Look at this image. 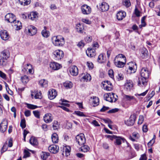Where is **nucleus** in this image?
Masks as SVG:
<instances>
[{
  "label": "nucleus",
  "mask_w": 160,
  "mask_h": 160,
  "mask_svg": "<svg viewBox=\"0 0 160 160\" xmlns=\"http://www.w3.org/2000/svg\"><path fill=\"white\" fill-rule=\"evenodd\" d=\"M53 45L56 46H62L65 43L64 38L61 36H55L52 37L51 39Z\"/></svg>",
  "instance_id": "obj_1"
},
{
  "label": "nucleus",
  "mask_w": 160,
  "mask_h": 160,
  "mask_svg": "<svg viewBox=\"0 0 160 160\" xmlns=\"http://www.w3.org/2000/svg\"><path fill=\"white\" fill-rule=\"evenodd\" d=\"M150 74V72L148 69L147 68H143L141 71V77L143 78V79H141L142 80L143 83L145 82L146 79L148 78Z\"/></svg>",
  "instance_id": "obj_2"
},
{
  "label": "nucleus",
  "mask_w": 160,
  "mask_h": 160,
  "mask_svg": "<svg viewBox=\"0 0 160 160\" xmlns=\"http://www.w3.org/2000/svg\"><path fill=\"white\" fill-rule=\"evenodd\" d=\"M76 140L77 142L80 146L83 145L86 141L84 135L82 133L77 135L76 137Z\"/></svg>",
  "instance_id": "obj_3"
},
{
  "label": "nucleus",
  "mask_w": 160,
  "mask_h": 160,
  "mask_svg": "<svg viewBox=\"0 0 160 160\" xmlns=\"http://www.w3.org/2000/svg\"><path fill=\"white\" fill-rule=\"evenodd\" d=\"M54 58L56 60H59L62 59L64 57L63 52L60 50H57L53 52Z\"/></svg>",
  "instance_id": "obj_4"
},
{
  "label": "nucleus",
  "mask_w": 160,
  "mask_h": 160,
  "mask_svg": "<svg viewBox=\"0 0 160 160\" xmlns=\"http://www.w3.org/2000/svg\"><path fill=\"white\" fill-rule=\"evenodd\" d=\"M16 19L15 16L12 13H8L5 17V19L8 22L13 23Z\"/></svg>",
  "instance_id": "obj_5"
},
{
  "label": "nucleus",
  "mask_w": 160,
  "mask_h": 160,
  "mask_svg": "<svg viewBox=\"0 0 160 160\" xmlns=\"http://www.w3.org/2000/svg\"><path fill=\"white\" fill-rule=\"evenodd\" d=\"M133 85L132 82L131 80H127L124 85V89L127 91H130L133 88Z\"/></svg>",
  "instance_id": "obj_6"
},
{
  "label": "nucleus",
  "mask_w": 160,
  "mask_h": 160,
  "mask_svg": "<svg viewBox=\"0 0 160 160\" xmlns=\"http://www.w3.org/2000/svg\"><path fill=\"white\" fill-rule=\"evenodd\" d=\"M129 68L127 71L128 72L130 71V73H134L136 72L137 66L136 64L133 62H130L129 63Z\"/></svg>",
  "instance_id": "obj_7"
},
{
  "label": "nucleus",
  "mask_w": 160,
  "mask_h": 160,
  "mask_svg": "<svg viewBox=\"0 0 160 160\" xmlns=\"http://www.w3.org/2000/svg\"><path fill=\"white\" fill-rule=\"evenodd\" d=\"M1 38L4 40H7L10 38L8 32L6 30H2L0 31Z\"/></svg>",
  "instance_id": "obj_8"
},
{
  "label": "nucleus",
  "mask_w": 160,
  "mask_h": 160,
  "mask_svg": "<svg viewBox=\"0 0 160 160\" xmlns=\"http://www.w3.org/2000/svg\"><path fill=\"white\" fill-rule=\"evenodd\" d=\"M81 10L82 13L84 14L88 15L91 13V8L87 5H83L81 7Z\"/></svg>",
  "instance_id": "obj_9"
},
{
  "label": "nucleus",
  "mask_w": 160,
  "mask_h": 160,
  "mask_svg": "<svg viewBox=\"0 0 160 160\" xmlns=\"http://www.w3.org/2000/svg\"><path fill=\"white\" fill-rule=\"evenodd\" d=\"M28 34L31 36L35 34L37 32V29L34 26L31 25L28 27Z\"/></svg>",
  "instance_id": "obj_10"
},
{
  "label": "nucleus",
  "mask_w": 160,
  "mask_h": 160,
  "mask_svg": "<svg viewBox=\"0 0 160 160\" xmlns=\"http://www.w3.org/2000/svg\"><path fill=\"white\" fill-rule=\"evenodd\" d=\"M57 95V92L55 89H51L48 92V98L51 100L55 98Z\"/></svg>",
  "instance_id": "obj_11"
},
{
  "label": "nucleus",
  "mask_w": 160,
  "mask_h": 160,
  "mask_svg": "<svg viewBox=\"0 0 160 160\" xmlns=\"http://www.w3.org/2000/svg\"><path fill=\"white\" fill-rule=\"evenodd\" d=\"M49 151L52 153H57L59 150V147L56 145L50 146L48 147Z\"/></svg>",
  "instance_id": "obj_12"
},
{
  "label": "nucleus",
  "mask_w": 160,
  "mask_h": 160,
  "mask_svg": "<svg viewBox=\"0 0 160 160\" xmlns=\"http://www.w3.org/2000/svg\"><path fill=\"white\" fill-rule=\"evenodd\" d=\"M10 52L9 50L7 49H4L1 52L0 55V58H6L7 60L10 57Z\"/></svg>",
  "instance_id": "obj_13"
},
{
  "label": "nucleus",
  "mask_w": 160,
  "mask_h": 160,
  "mask_svg": "<svg viewBox=\"0 0 160 160\" xmlns=\"http://www.w3.org/2000/svg\"><path fill=\"white\" fill-rule=\"evenodd\" d=\"M140 54L141 57L142 58H146L148 57V51L144 48H143L140 50Z\"/></svg>",
  "instance_id": "obj_14"
},
{
  "label": "nucleus",
  "mask_w": 160,
  "mask_h": 160,
  "mask_svg": "<svg viewBox=\"0 0 160 160\" xmlns=\"http://www.w3.org/2000/svg\"><path fill=\"white\" fill-rule=\"evenodd\" d=\"M8 123L6 121H3L0 125V130L2 132H4L7 128Z\"/></svg>",
  "instance_id": "obj_15"
},
{
  "label": "nucleus",
  "mask_w": 160,
  "mask_h": 160,
  "mask_svg": "<svg viewBox=\"0 0 160 160\" xmlns=\"http://www.w3.org/2000/svg\"><path fill=\"white\" fill-rule=\"evenodd\" d=\"M50 67L53 70H58L60 69L61 67V65L58 63L53 62L50 63Z\"/></svg>",
  "instance_id": "obj_16"
},
{
  "label": "nucleus",
  "mask_w": 160,
  "mask_h": 160,
  "mask_svg": "<svg viewBox=\"0 0 160 160\" xmlns=\"http://www.w3.org/2000/svg\"><path fill=\"white\" fill-rule=\"evenodd\" d=\"M69 71L71 74L73 76H76L78 73V69L76 66L74 65L71 66Z\"/></svg>",
  "instance_id": "obj_17"
},
{
  "label": "nucleus",
  "mask_w": 160,
  "mask_h": 160,
  "mask_svg": "<svg viewBox=\"0 0 160 160\" xmlns=\"http://www.w3.org/2000/svg\"><path fill=\"white\" fill-rule=\"evenodd\" d=\"M126 62H125L122 60V61H121L119 60L114 59V63L115 65L119 68L123 67L126 63Z\"/></svg>",
  "instance_id": "obj_18"
},
{
  "label": "nucleus",
  "mask_w": 160,
  "mask_h": 160,
  "mask_svg": "<svg viewBox=\"0 0 160 160\" xmlns=\"http://www.w3.org/2000/svg\"><path fill=\"white\" fill-rule=\"evenodd\" d=\"M77 31L80 33H85V30L83 25L79 23L76 26Z\"/></svg>",
  "instance_id": "obj_19"
},
{
  "label": "nucleus",
  "mask_w": 160,
  "mask_h": 160,
  "mask_svg": "<svg viewBox=\"0 0 160 160\" xmlns=\"http://www.w3.org/2000/svg\"><path fill=\"white\" fill-rule=\"evenodd\" d=\"M126 16V13L124 11H120L117 13V17L118 20H121L125 17Z\"/></svg>",
  "instance_id": "obj_20"
},
{
  "label": "nucleus",
  "mask_w": 160,
  "mask_h": 160,
  "mask_svg": "<svg viewBox=\"0 0 160 160\" xmlns=\"http://www.w3.org/2000/svg\"><path fill=\"white\" fill-rule=\"evenodd\" d=\"M87 55L90 57H92L95 55V50L92 48H89L86 51Z\"/></svg>",
  "instance_id": "obj_21"
},
{
  "label": "nucleus",
  "mask_w": 160,
  "mask_h": 160,
  "mask_svg": "<svg viewBox=\"0 0 160 160\" xmlns=\"http://www.w3.org/2000/svg\"><path fill=\"white\" fill-rule=\"evenodd\" d=\"M43 120L46 123H49L52 120V115L50 113L46 114L43 117Z\"/></svg>",
  "instance_id": "obj_22"
},
{
  "label": "nucleus",
  "mask_w": 160,
  "mask_h": 160,
  "mask_svg": "<svg viewBox=\"0 0 160 160\" xmlns=\"http://www.w3.org/2000/svg\"><path fill=\"white\" fill-rule=\"evenodd\" d=\"M100 8L102 12H105L108 10L109 6L107 3L103 2L100 5Z\"/></svg>",
  "instance_id": "obj_23"
},
{
  "label": "nucleus",
  "mask_w": 160,
  "mask_h": 160,
  "mask_svg": "<svg viewBox=\"0 0 160 160\" xmlns=\"http://www.w3.org/2000/svg\"><path fill=\"white\" fill-rule=\"evenodd\" d=\"M28 18L32 21H36L37 19L38 13L36 12H32L28 15Z\"/></svg>",
  "instance_id": "obj_24"
},
{
  "label": "nucleus",
  "mask_w": 160,
  "mask_h": 160,
  "mask_svg": "<svg viewBox=\"0 0 160 160\" xmlns=\"http://www.w3.org/2000/svg\"><path fill=\"white\" fill-rule=\"evenodd\" d=\"M13 25H12L16 28V30H19L22 27V23L20 21H16L15 20L14 22H13Z\"/></svg>",
  "instance_id": "obj_25"
},
{
  "label": "nucleus",
  "mask_w": 160,
  "mask_h": 160,
  "mask_svg": "<svg viewBox=\"0 0 160 160\" xmlns=\"http://www.w3.org/2000/svg\"><path fill=\"white\" fill-rule=\"evenodd\" d=\"M44 29L42 30V34L43 37L46 38H48L50 35V32L49 31L47 30V28L46 27L44 26Z\"/></svg>",
  "instance_id": "obj_26"
},
{
  "label": "nucleus",
  "mask_w": 160,
  "mask_h": 160,
  "mask_svg": "<svg viewBox=\"0 0 160 160\" xmlns=\"http://www.w3.org/2000/svg\"><path fill=\"white\" fill-rule=\"evenodd\" d=\"M40 85L42 87L46 88L48 86V82L45 79H42L39 82Z\"/></svg>",
  "instance_id": "obj_27"
},
{
  "label": "nucleus",
  "mask_w": 160,
  "mask_h": 160,
  "mask_svg": "<svg viewBox=\"0 0 160 160\" xmlns=\"http://www.w3.org/2000/svg\"><path fill=\"white\" fill-rule=\"evenodd\" d=\"M52 142L54 143H57L58 141V135L56 133H54L52 136Z\"/></svg>",
  "instance_id": "obj_28"
},
{
  "label": "nucleus",
  "mask_w": 160,
  "mask_h": 160,
  "mask_svg": "<svg viewBox=\"0 0 160 160\" xmlns=\"http://www.w3.org/2000/svg\"><path fill=\"white\" fill-rule=\"evenodd\" d=\"M8 63V60L6 58H0V66L2 67L6 66Z\"/></svg>",
  "instance_id": "obj_29"
},
{
  "label": "nucleus",
  "mask_w": 160,
  "mask_h": 160,
  "mask_svg": "<svg viewBox=\"0 0 160 160\" xmlns=\"http://www.w3.org/2000/svg\"><path fill=\"white\" fill-rule=\"evenodd\" d=\"M105 57L103 54H100L98 57V61L99 63H103L105 61Z\"/></svg>",
  "instance_id": "obj_30"
},
{
  "label": "nucleus",
  "mask_w": 160,
  "mask_h": 160,
  "mask_svg": "<svg viewBox=\"0 0 160 160\" xmlns=\"http://www.w3.org/2000/svg\"><path fill=\"white\" fill-rule=\"evenodd\" d=\"M123 98L124 99L127 101H131L133 100H136V99L133 96H129L126 95H124L123 96Z\"/></svg>",
  "instance_id": "obj_31"
},
{
  "label": "nucleus",
  "mask_w": 160,
  "mask_h": 160,
  "mask_svg": "<svg viewBox=\"0 0 160 160\" xmlns=\"http://www.w3.org/2000/svg\"><path fill=\"white\" fill-rule=\"evenodd\" d=\"M123 59V61L125 62H126V58L125 56L122 54H120L117 55L115 57V59L116 60H120V59Z\"/></svg>",
  "instance_id": "obj_32"
},
{
  "label": "nucleus",
  "mask_w": 160,
  "mask_h": 160,
  "mask_svg": "<svg viewBox=\"0 0 160 160\" xmlns=\"http://www.w3.org/2000/svg\"><path fill=\"white\" fill-rule=\"evenodd\" d=\"M49 156V153L45 152H42L40 154L41 157L43 160H46Z\"/></svg>",
  "instance_id": "obj_33"
},
{
  "label": "nucleus",
  "mask_w": 160,
  "mask_h": 160,
  "mask_svg": "<svg viewBox=\"0 0 160 160\" xmlns=\"http://www.w3.org/2000/svg\"><path fill=\"white\" fill-rule=\"evenodd\" d=\"M110 97H111V101H110V102H115L117 100L118 96L117 95L115 94L114 93H112L110 95Z\"/></svg>",
  "instance_id": "obj_34"
},
{
  "label": "nucleus",
  "mask_w": 160,
  "mask_h": 160,
  "mask_svg": "<svg viewBox=\"0 0 160 160\" xmlns=\"http://www.w3.org/2000/svg\"><path fill=\"white\" fill-rule=\"evenodd\" d=\"M19 3L23 6L27 5L30 3V0H18Z\"/></svg>",
  "instance_id": "obj_35"
},
{
  "label": "nucleus",
  "mask_w": 160,
  "mask_h": 160,
  "mask_svg": "<svg viewBox=\"0 0 160 160\" xmlns=\"http://www.w3.org/2000/svg\"><path fill=\"white\" fill-rule=\"evenodd\" d=\"M64 86L67 89L71 88L72 87V83L69 81H66L63 84Z\"/></svg>",
  "instance_id": "obj_36"
},
{
  "label": "nucleus",
  "mask_w": 160,
  "mask_h": 160,
  "mask_svg": "<svg viewBox=\"0 0 160 160\" xmlns=\"http://www.w3.org/2000/svg\"><path fill=\"white\" fill-rule=\"evenodd\" d=\"M29 142L31 144L33 145H36L38 144L37 139L33 137H32L30 138L29 140Z\"/></svg>",
  "instance_id": "obj_37"
},
{
  "label": "nucleus",
  "mask_w": 160,
  "mask_h": 160,
  "mask_svg": "<svg viewBox=\"0 0 160 160\" xmlns=\"http://www.w3.org/2000/svg\"><path fill=\"white\" fill-rule=\"evenodd\" d=\"M116 139L115 142L116 144L117 145H120L122 143V141L124 139L120 137H117L116 136V138H115Z\"/></svg>",
  "instance_id": "obj_38"
},
{
  "label": "nucleus",
  "mask_w": 160,
  "mask_h": 160,
  "mask_svg": "<svg viewBox=\"0 0 160 160\" xmlns=\"http://www.w3.org/2000/svg\"><path fill=\"white\" fill-rule=\"evenodd\" d=\"M71 148L69 146L65 147L63 148V150L64 151L65 155L68 156L70 154Z\"/></svg>",
  "instance_id": "obj_39"
},
{
  "label": "nucleus",
  "mask_w": 160,
  "mask_h": 160,
  "mask_svg": "<svg viewBox=\"0 0 160 160\" xmlns=\"http://www.w3.org/2000/svg\"><path fill=\"white\" fill-rule=\"evenodd\" d=\"M82 78L86 82L90 81L91 79V77L90 75L88 73H86L83 76Z\"/></svg>",
  "instance_id": "obj_40"
},
{
  "label": "nucleus",
  "mask_w": 160,
  "mask_h": 160,
  "mask_svg": "<svg viewBox=\"0 0 160 160\" xmlns=\"http://www.w3.org/2000/svg\"><path fill=\"white\" fill-rule=\"evenodd\" d=\"M21 80L22 83L23 84L27 83L29 81V79L28 76L26 75H24L21 77Z\"/></svg>",
  "instance_id": "obj_41"
},
{
  "label": "nucleus",
  "mask_w": 160,
  "mask_h": 160,
  "mask_svg": "<svg viewBox=\"0 0 160 160\" xmlns=\"http://www.w3.org/2000/svg\"><path fill=\"white\" fill-rule=\"evenodd\" d=\"M146 16H144L141 19V24L139 26L140 28H141L142 27H144L146 25V23L145 21V20L146 18Z\"/></svg>",
  "instance_id": "obj_42"
},
{
  "label": "nucleus",
  "mask_w": 160,
  "mask_h": 160,
  "mask_svg": "<svg viewBox=\"0 0 160 160\" xmlns=\"http://www.w3.org/2000/svg\"><path fill=\"white\" fill-rule=\"evenodd\" d=\"M90 148L87 145H83L81 147V151L83 152H86L89 151Z\"/></svg>",
  "instance_id": "obj_43"
},
{
  "label": "nucleus",
  "mask_w": 160,
  "mask_h": 160,
  "mask_svg": "<svg viewBox=\"0 0 160 160\" xmlns=\"http://www.w3.org/2000/svg\"><path fill=\"white\" fill-rule=\"evenodd\" d=\"M74 114L80 117H87V116L85 115L83 112H81L79 111H75L74 112Z\"/></svg>",
  "instance_id": "obj_44"
},
{
  "label": "nucleus",
  "mask_w": 160,
  "mask_h": 160,
  "mask_svg": "<svg viewBox=\"0 0 160 160\" xmlns=\"http://www.w3.org/2000/svg\"><path fill=\"white\" fill-rule=\"evenodd\" d=\"M52 127L54 130H57L59 128V125L58 122L54 121L52 123Z\"/></svg>",
  "instance_id": "obj_45"
},
{
  "label": "nucleus",
  "mask_w": 160,
  "mask_h": 160,
  "mask_svg": "<svg viewBox=\"0 0 160 160\" xmlns=\"http://www.w3.org/2000/svg\"><path fill=\"white\" fill-rule=\"evenodd\" d=\"M34 93L35 94L34 98L35 99L40 98H41V93L40 91L38 92L37 91H35Z\"/></svg>",
  "instance_id": "obj_46"
},
{
  "label": "nucleus",
  "mask_w": 160,
  "mask_h": 160,
  "mask_svg": "<svg viewBox=\"0 0 160 160\" xmlns=\"http://www.w3.org/2000/svg\"><path fill=\"white\" fill-rule=\"evenodd\" d=\"M104 89L107 91H111L112 89V86H108L107 84H103Z\"/></svg>",
  "instance_id": "obj_47"
},
{
  "label": "nucleus",
  "mask_w": 160,
  "mask_h": 160,
  "mask_svg": "<svg viewBox=\"0 0 160 160\" xmlns=\"http://www.w3.org/2000/svg\"><path fill=\"white\" fill-rule=\"evenodd\" d=\"M111 94V93H108L105 94L104 95V97L105 99L107 101H108V102H110V101H111V97H110V95Z\"/></svg>",
  "instance_id": "obj_48"
},
{
  "label": "nucleus",
  "mask_w": 160,
  "mask_h": 160,
  "mask_svg": "<svg viewBox=\"0 0 160 160\" xmlns=\"http://www.w3.org/2000/svg\"><path fill=\"white\" fill-rule=\"evenodd\" d=\"M125 123L126 125L128 126H132L134 123V121H131L129 119L126 121H125Z\"/></svg>",
  "instance_id": "obj_49"
},
{
  "label": "nucleus",
  "mask_w": 160,
  "mask_h": 160,
  "mask_svg": "<svg viewBox=\"0 0 160 160\" xmlns=\"http://www.w3.org/2000/svg\"><path fill=\"white\" fill-rule=\"evenodd\" d=\"M92 102L96 105H98L99 102V99L98 97H94L92 98Z\"/></svg>",
  "instance_id": "obj_50"
},
{
  "label": "nucleus",
  "mask_w": 160,
  "mask_h": 160,
  "mask_svg": "<svg viewBox=\"0 0 160 160\" xmlns=\"http://www.w3.org/2000/svg\"><path fill=\"white\" fill-rule=\"evenodd\" d=\"M20 126L22 129H23L26 127V121L25 119H23L21 120Z\"/></svg>",
  "instance_id": "obj_51"
},
{
  "label": "nucleus",
  "mask_w": 160,
  "mask_h": 160,
  "mask_svg": "<svg viewBox=\"0 0 160 160\" xmlns=\"http://www.w3.org/2000/svg\"><path fill=\"white\" fill-rule=\"evenodd\" d=\"M143 78H138V85L140 86V85H141L142 86H145L147 85V81H146V82H145L144 83H143L142 80H141V79H143Z\"/></svg>",
  "instance_id": "obj_52"
},
{
  "label": "nucleus",
  "mask_w": 160,
  "mask_h": 160,
  "mask_svg": "<svg viewBox=\"0 0 160 160\" xmlns=\"http://www.w3.org/2000/svg\"><path fill=\"white\" fill-rule=\"evenodd\" d=\"M134 13L137 17H139L140 16V12L138 10L136 7H135Z\"/></svg>",
  "instance_id": "obj_53"
},
{
  "label": "nucleus",
  "mask_w": 160,
  "mask_h": 160,
  "mask_svg": "<svg viewBox=\"0 0 160 160\" xmlns=\"http://www.w3.org/2000/svg\"><path fill=\"white\" fill-rule=\"evenodd\" d=\"M27 107L28 108L32 109H35L38 107L37 106L30 104H27Z\"/></svg>",
  "instance_id": "obj_54"
},
{
  "label": "nucleus",
  "mask_w": 160,
  "mask_h": 160,
  "mask_svg": "<svg viewBox=\"0 0 160 160\" xmlns=\"http://www.w3.org/2000/svg\"><path fill=\"white\" fill-rule=\"evenodd\" d=\"M123 5L126 7H129L131 5V3L129 0H125L123 2Z\"/></svg>",
  "instance_id": "obj_55"
},
{
  "label": "nucleus",
  "mask_w": 160,
  "mask_h": 160,
  "mask_svg": "<svg viewBox=\"0 0 160 160\" xmlns=\"http://www.w3.org/2000/svg\"><path fill=\"white\" fill-rule=\"evenodd\" d=\"M144 120V118L142 116L140 115L139 116L138 121V123L139 124H142Z\"/></svg>",
  "instance_id": "obj_56"
},
{
  "label": "nucleus",
  "mask_w": 160,
  "mask_h": 160,
  "mask_svg": "<svg viewBox=\"0 0 160 160\" xmlns=\"http://www.w3.org/2000/svg\"><path fill=\"white\" fill-rule=\"evenodd\" d=\"M116 77L119 81L122 80L123 78V75L121 73H118L116 76Z\"/></svg>",
  "instance_id": "obj_57"
},
{
  "label": "nucleus",
  "mask_w": 160,
  "mask_h": 160,
  "mask_svg": "<svg viewBox=\"0 0 160 160\" xmlns=\"http://www.w3.org/2000/svg\"><path fill=\"white\" fill-rule=\"evenodd\" d=\"M108 74L109 76L112 78H114V72L112 69L110 70L108 72Z\"/></svg>",
  "instance_id": "obj_58"
},
{
  "label": "nucleus",
  "mask_w": 160,
  "mask_h": 160,
  "mask_svg": "<svg viewBox=\"0 0 160 160\" xmlns=\"http://www.w3.org/2000/svg\"><path fill=\"white\" fill-rule=\"evenodd\" d=\"M34 116L37 118H40L39 112L38 111H34L33 112Z\"/></svg>",
  "instance_id": "obj_59"
},
{
  "label": "nucleus",
  "mask_w": 160,
  "mask_h": 160,
  "mask_svg": "<svg viewBox=\"0 0 160 160\" xmlns=\"http://www.w3.org/2000/svg\"><path fill=\"white\" fill-rule=\"evenodd\" d=\"M130 120H133L134 123L136 119V115L134 113L131 115L129 118Z\"/></svg>",
  "instance_id": "obj_60"
},
{
  "label": "nucleus",
  "mask_w": 160,
  "mask_h": 160,
  "mask_svg": "<svg viewBox=\"0 0 160 160\" xmlns=\"http://www.w3.org/2000/svg\"><path fill=\"white\" fill-rule=\"evenodd\" d=\"M130 120H133L134 123L136 119V115L134 113L131 115L129 118Z\"/></svg>",
  "instance_id": "obj_61"
},
{
  "label": "nucleus",
  "mask_w": 160,
  "mask_h": 160,
  "mask_svg": "<svg viewBox=\"0 0 160 160\" xmlns=\"http://www.w3.org/2000/svg\"><path fill=\"white\" fill-rule=\"evenodd\" d=\"M30 153L27 150H25L24 151V155L23 158H26L28 157L30 155Z\"/></svg>",
  "instance_id": "obj_62"
},
{
  "label": "nucleus",
  "mask_w": 160,
  "mask_h": 160,
  "mask_svg": "<svg viewBox=\"0 0 160 160\" xmlns=\"http://www.w3.org/2000/svg\"><path fill=\"white\" fill-rule=\"evenodd\" d=\"M98 47L99 45L97 42H93L92 45L93 49H94L95 50V49L98 48Z\"/></svg>",
  "instance_id": "obj_63"
},
{
  "label": "nucleus",
  "mask_w": 160,
  "mask_h": 160,
  "mask_svg": "<svg viewBox=\"0 0 160 160\" xmlns=\"http://www.w3.org/2000/svg\"><path fill=\"white\" fill-rule=\"evenodd\" d=\"M85 40L86 42H91L92 40V38L91 36H87L85 38Z\"/></svg>",
  "instance_id": "obj_64"
}]
</instances>
